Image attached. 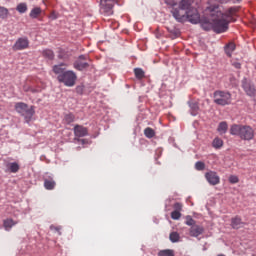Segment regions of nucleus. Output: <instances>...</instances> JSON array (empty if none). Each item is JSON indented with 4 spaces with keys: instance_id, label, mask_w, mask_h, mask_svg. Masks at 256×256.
<instances>
[{
    "instance_id": "obj_1",
    "label": "nucleus",
    "mask_w": 256,
    "mask_h": 256,
    "mask_svg": "<svg viewBox=\"0 0 256 256\" xmlns=\"http://www.w3.org/2000/svg\"><path fill=\"white\" fill-rule=\"evenodd\" d=\"M207 11L213 22L214 33H225L229 29V24L235 21L233 17L237 15L239 7H230L223 13L219 5H211L207 8Z\"/></svg>"
},
{
    "instance_id": "obj_2",
    "label": "nucleus",
    "mask_w": 256,
    "mask_h": 256,
    "mask_svg": "<svg viewBox=\"0 0 256 256\" xmlns=\"http://www.w3.org/2000/svg\"><path fill=\"white\" fill-rule=\"evenodd\" d=\"M230 135L242 139V141H251L255 137V130L249 125L233 124L230 127Z\"/></svg>"
},
{
    "instance_id": "obj_3",
    "label": "nucleus",
    "mask_w": 256,
    "mask_h": 256,
    "mask_svg": "<svg viewBox=\"0 0 256 256\" xmlns=\"http://www.w3.org/2000/svg\"><path fill=\"white\" fill-rule=\"evenodd\" d=\"M194 3L195 0H181L179 7L186 12L188 21L194 25H197V23H199V11H197V8L193 6Z\"/></svg>"
},
{
    "instance_id": "obj_4",
    "label": "nucleus",
    "mask_w": 256,
    "mask_h": 256,
    "mask_svg": "<svg viewBox=\"0 0 256 256\" xmlns=\"http://www.w3.org/2000/svg\"><path fill=\"white\" fill-rule=\"evenodd\" d=\"M15 111L18 112L21 117H24L26 123H31L33 115H35V106H29L25 102H17L15 104Z\"/></svg>"
},
{
    "instance_id": "obj_5",
    "label": "nucleus",
    "mask_w": 256,
    "mask_h": 256,
    "mask_svg": "<svg viewBox=\"0 0 256 256\" xmlns=\"http://www.w3.org/2000/svg\"><path fill=\"white\" fill-rule=\"evenodd\" d=\"M59 83H63L65 87H75L77 83V74L73 70H67L57 76Z\"/></svg>"
},
{
    "instance_id": "obj_6",
    "label": "nucleus",
    "mask_w": 256,
    "mask_h": 256,
    "mask_svg": "<svg viewBox=\"0 0 256 256\" xmlns=\"http://www.w3.org/2000/svg\"><path fill=\"white\" fill-rule=\"evenodd\" d=\"M214 103L216 105H221L225 107V105H231V93L223 90H216L213 93Z\"/></svg>"
},
{
    "instance_id": "obj_7",
    "label": "nucleus",
    "mask_w": 256,
    "mask_h": 256,
    "mask_svg": "<svg viewBox=\"0 0 256 256\" xmlns=\"http://www.w3.org/2000/svg\"><path fill=\"white\" fill-rule=\"evenodd\" d=\"M117 0H100V13L105 17L113 15V7Z\"/></svg>"
},
{
    "instance_id": "obj_8",
    "label": "nucleus",
    "mask_w": 256,
    "mask_h": 256,
    "mask_svg": "<svg viewBox=\"0 0 256 256\" xmlns=\"http://www.w3.org/2000/svg\"><path fill=\"white\" fill-rule=\"evenodd\" d=\"M174 19L178 21V23H184V21H189V18L187 17V12L185 10H182L181 7L179 8H173L171 11Z\"/></svg>"
},
{
    "instance_id": "obj_9",
    "label": "nucleus",
    "mask_w": 256,
    "mask_h": 256,
    "mask_svg": "<svg viewBox=\"0 0 256 256\" xmlns=\"http://www.w3.org/2000/svg\"><path fill=\"white\" fill-rule=\"evenodd\" d=\"M14 51L29 49V39L27 37L18 38L13 45Z\"/></svg>"
},
{
    "instance_id": "obj_10",
    "label": "nucleus",
    "mask_w": 256,
    "mask_h": 256,
    "mask_svg": "<svg viewBox=\"0 0 256 256\" xmlns=\"http://www.w3.org/2000/svg\"><path fill=\"white\" fill-rule=\"evenodd\" d=\"M242 88L244 89L246 95H248V97H255L256 95V90H255V86L252 85L251 82L247 81V78H244L242 80Z\"/></svg>"
},
{
    "instance_id": "obj_11",
    "label": "nucleus",
    "mask_w": 256,
    "mask_h": 256,
    "mask_svg": "<svg viewBox=\"0 0 256 256\" xmlns=\"http://www.w3.org/2000/svg\"><path fill=\"white\" fill-rule=\"evenodd\" d=\"M206 181L210 185H219L221 178H219V175H217V172L209 171L205 174Z\"/></svg>"
},
{
    "instance_id": "obj_12",
    "label": "nucleus",
    "mask_w": 256,
    "mask_h": 256,
    "mask_svg": "<svg viewBox=\"0 0 256 256\" xmlns=\"http://www.w3.org/2000/svg\"><path fill=\"white\" fill-rule=\"evenodd\" d=\"M197 23H200L204 31H211V29H213V21L211 20V16L209 19V18H201V15H199V21Z\"/></svg>"
},
{
    "instance_id": "obj_13",
    "label": "nucleus",
    "mask_w": 256,
    "mask_h": 256,
    "mask_svg": "<svg viewBox=\"0 0 256 256\" xmlns=\"http://www.w3.org/2000/svg\"><path fill=\"white\" fill-rule=\"evenodd\" d=\"M73 131H74L75 137H87V135H89V130L87 129V127H84L79 124H76L74 126Z\"/></svg>"
},
{
    "instance_id": "obj_14",
    "label": "nucleus",
    "mask_w": 256,
    "mask_h": 256,
    "mask_svg": "<svg viewBox=\"0 0 256 256\" xmlns=\"http://www.w3.org/2000/svg\"><path fill=\"white\" fill-rule=\"evenodd\" d=\"M205 231V229L203 228V226H199V225H193L190 227V236L191 237H199V235H203V232Z\"/></svg>"
},
{
    "instance_id": "obj_15",
    "label": "nucleus",
    "mask_w": 256,
    "mask_h": 256,
    "mask_svg": "<svg viewBox=\"0 0 256 256\" xmlns=\"http://www.w3.org/2000/svg\"><path fill=\"white\" fill-rule=\"evenodd\" d=\"M65 69H67V64L60 63L57 65H54L52 68V71L53 73H55V75H63V73H65Z\"/></svg>"
},
{
    "instance_id": "obj_16",
    "label": "nucleus",
    "mask_w": 256,
    "mask_h": 256,
    "mask_svg": "<svg viewBox=\"0 0 256 256\" xmlns=\"http://www.w3.org/2000/svg\"><path fill=\"white\" fill-rule=\"evenodd\" d=\"M74 69L77 71H85V69H88L89 63L83 62L81 60H76L73 64Z\"/></svg>"
},
{
    "instance_id": "obj_17",
    "label": "nucleus",
    "mask_w": 256,
    "mask_h": 256,
    "mask_svg": "<svg viewBox=\"0 0 256 256\" xmlns=\"http://www.w3.org/2000/svg\"><path fill=\"white\" fill-rule=\"evenodd\" d=\"M6 168L9 173H18L21 166H19V163L17 162H10L6 164Z\"/></svg>"
},
{
    "instance_id": "obj_18",
    "label": "nucleus",
    "mask_w": 256,
    "mask_h": 256,
    "mask_svg": "<svg viewBox=\"0 0 256 256\" xmlns=\"http://www.w3.org/2000/svg\"><path fill=\"white\" fill-rule=\"evenodd\" d=\"M231 227L232 229H241L243 227V221L241 220V217L235 216L231 219Z\"/></svg>"
},
{
    "instance_id": "obj_19",
    "label": "nucleus",
    "mask_w": 256,
    "mask_h": 256,
    "mask_svg": "<svg viewBox=\"0 0 256 256\" xmlns=\"http://www.w3.org/2000/svg\"><path fill=\"white\" fill-rule=\"evenodd\" d=\"M42 13H43V10L41 9V7H34L30 11L29 17H30V19H39V17H41Z\"/></svg>"
},
{
    "instance_id": "obj_20",
    "label": "nucleus",
    "mask_w": 256,
    "mask_h": 256,
    "mask_svg": "<svg viewBox=\"0 0 256 256\" xmlns=\"http://www.w3.org/2000/svg\"><path fill=\"white\" fill-rule=\"evenodd\" d=\"M15 225H17V222H15L11 218L5 219L3 221V227H4L5 231H11V229H13V227H15Z\"/></svg>"
},
{
    "instance_id": "obj_21",
    "label": "nucleus",
    "mask_w": 256,
    "mask_h": 256,
    "mask_svg": "<svg viewBox=\"0 0 256 256\" xmlns=\"http://www.w3.org/2000/svg\"><path fill=\"white\" fill-rule=\"evenodd\" d=\"M55 185H57V183H55V180H53V178L44 180V187L48 191H53V189H55Z\"/></svg>"
},
{
    "instance_id": "obj_22",
    "label": "nucleus",
    "mask_w": 256,
    "mask_h": 256,
    "mask_svg": "<svg viewBox=\"0 0 256 256\" xmlns=\"http://www.w3.org/2000/svg\"><path fill=\"white\" fill-rule=\"evenodd\" d=\"M228 129H229V125L227 124L226 121H223L219 123L217 131L218 133H220V135H225Z\"/></svg>"
},
{
    "instance_id": "obj_23",
    "label": "nucleus",
    "mask_w": 256,
    "mask_h": 256,
    "mask_svg": "<svg viewBox=\"0 0 256 256\" xmlns=\"http://www.w3.org/2000/svg\"><path fill=\"white\" fill-rule=\"evenodd\" d=\"M63 123H65V125H71V123H75V114H65L63 118Z\"/></svg>"
},
{
    "instance_id": "obj_24",
    "label": "nucleus",
    "mask_w": 256,
    "mask_h": 256,
    "mask_svg": "<svg viewBox=\"0 0 256 256\" xmlns=\"http://www.w3.org/2000/svg\"><path fill=\"white\" fill-rule=\"evenodd\" d=\"M235 43L230 42L226 47H225V53L228 57H231L233 55V51H235Z\"/></svg>"
},
{
    "instance_id": "obj_25",
    "label": "nucleus",
    "mask_w": 256,
    "mask_h": 256,
    "mask_svg": "<svg viewBox=\"0 0 256 256\" xmlns=\"http://www.w3.org/2000/svg\"><path fill=\"white\" fill-rule=\"evenodd\" d=\"M144 135L148 139H153V137H155V130H153V128H151V127H147L144 130Z\"/></svg>"
},
{
    "instance_id": "obj_26",
    "label": "nucleus",
    "mask_w": 256,
    "mask_h": 256,
    "mask_svg": "<svg viewBox=\"0 0 256 256\" xmlns=\"http://www.w3.org/2000/svg\"><path fill=\"white\" fill-rule=\"evenodd\" d=\"M212 146L214 149H221L223 147V140L219 137H216L212 142Z\"/></svg>"
},
{
    "instance_id": "obj_27",
    "label": "nucleus",
    "mask_w": 256,
    "mask_h": 256,
    "mask_svg": "<svg viewBox=\"0 0 256 256\" xmlns=\"http://www.w3.org/2000/svg\"><path fill=\"white\" fill-rule=\"evenodd\" d=\"M158 256H175V251L171 249H165L158 252Z\"/></svg>"
},
{
    "instance_id": "obj_28",
    "label": "nucleus",
    "mask_w": 256,
    "mask_h": 256,
    "mask_svg": "<svg viewBox=\"0 0 256 256\" xmlns=\"http://www.w3.org/2000/svg\"><path fill=\"white\" fill-rule=\"evenodd\" d=\"M43 57L46 59H49L50 61L55 58V54L52 52V50L46 49L42 53Z\"/></svg>"
},
{
    "instance_id": "obj_29",
    "label": "nucleus",
    "mask_w": 256,
    "mask_h": 256,
    "mask_svg": "<svg viewBox=\"0 0 256 256\" xmlns=\"http://www.w3.org/2000/svg\"><path fill=\"white\" fill-rule=\"evenodd\" d=\"M134 74L136 79H143V77H145V71H143L141 68H135Z\"/></svg>"
},
{
    "instance_id": "obj_30",
    "label": "nucleus",
    "mask_w": 256,
    "mask_h": 256,
    "mask_svg": "<svg viewBox=\"0 0 256 256\" xmlns=\"http://www.w3.org/2000/svg\"><path fill=\"white\" fill-rule=\"evenodd\" d=\"M169 239L172 243H177L179 242V239H181V236L177 232H171Z\"/></svg>"
},
{
    "instance_id": "obj_31",
    "label": "nucleus",
    "mask_w": 256,
    "mask_h": 256,
    "mask_svg": "<svg viewBox=\"0 0 256 256\" xmlns=\"http://www.w3.org/2000/svg\"><path fill=\"white\" fill-rule=\"evenodd\" d=\"M7 17H9V10L0 6V19H7Z\"/></svg>"
},
{
    "instance_id": "obj_32",
    "label": "nucleus",
    "mask_w": 256,
    "mask_h": 256,
    "mask_svg": "<svg viewBox=\"0 0 256 256\" xmlns=\"http://www.w3.org/2000/svg\"><path fill=\"white\" fill-rule=\"evenodd\" d=\"M16 11H18V13H27V3H20L17 5L16 7Z\"/></svg>"
},
{
    "instance_id": "obj_33",
    "label": "nucleus",
    "mask_w": 256,
    "mask_h": 256,
    "mask_svg": "<svg viewBox=\"0 0 256 256\" xmlns=\"http://www.w3.org/2000/svg\"><path fill=\"white\" fill-rule=\"evenodd\" d=\"M171 219H173L174 221H179V219H181V212L178 211H172L171 212Z\"/></svg>"
},
{
    "instance_id": "obj_34",
    "label": "nucleus",
    "mask_w": 256,
    "mask_h": 256,
    "mask_svg": "<svg viewBox=\"0 0 256 256\" xmlns=\"http://www.w3.org/2000/svg\"><path fill=\"white\" fill-rule=\"evenodd\" d=\"M195 169L197 171H203L205 169V163H203L201 161L196 162Z\"/></svg>"
},
{
    "instance_id": "obj_35",
    "label": "nucleus",
    "mask_w": 256,
    "mask_h": 256,
    "mask_svg": "<svg viewBox=\"0 0 256 256\" xmlns=\"http://www.w3.org/2000/svg\"><path fill=\"white\" fill-rule=\"evenodd\" d=\"M173 209L174 211H178L179 213H181V211H183V204L176 202L173 205Z\"/></svg>"
},
{
    "instance_id": "obj_36",
    "label": "nucleus",
    "mask_w": 256,
    "mask_h": 256,
    "mask_svg": "<svg viewBox=\"0 0 256 256\" xmlns=\"http://www.w3.org/2000/svg\"><path fill=\"white\" fill-rule=\"evenodd\" d=\"M186 225L193 227V225H195V220L191 216H186Z\"/></svg>"
},
{
    "instance_id": "obj_37",
    "label": "nucleus",
    "mask_w": 256,
    "mask_h": 256,
    "mask_svg": "<svg viewBox=\"0 0 256 256\" xmlns=\"http://www.w3.org/2000/svg\"><path fill=\"white\" fill-rule=\"evenodd\" d=\"M229 181H230V183H232V184L239 183V177H237V176H235V175H231V176L229 177Z\"/></svg>"
},
{
    "instance_id": "obj_38",
    "label": "nucleus",
    "mask_w": 256,
    "mask_h": 256,
    "mask_svg": "<svg viewBox=\"0 0 256 256\" xmlns=\"http://www.w3.org/2000/svg\"><path fill=\"white\" fill-rule=\"evenodd\" d=\"M50 229H51V231H56L58 233V235H61V227L55 226V225H51Z\"/></svg>"
},
{
    "instance_id": "obj_39",
    "label": "nucleus",
    "mask_w": 256,
    "mask_h": 256,
    "mask_svg": "<svg viewBox=\"0 0 256 256\" xmlns=\"http://www.w3.org/2000/svg\"><path fill=\"white\" fill-rule=\"evenodd\" d=\"M164 2L170 7H175V5H177V2H175V0H164Z\"/></svg>"
},
{
    "instance_id": "obj_40",
    "label": "nucleus",
    "mask_w": 256,
    "mask_h": 256,
    "mask_svg": "<svg viewBox=\"0 0 256 256\" xmlns=\"http://www.w3.org/2000/svg\"><path fill=\"white\" fill-rule=\"evenodd\" d=\"M57 13L55 12H51L50 15H49V19H52V21H55V19H57Z\"/></svg>"
},
{
    "instance_id": "obj_41",
    "label": "nucleus",
    "mask_w": 256,
    "mask_h": 256,
    "mask_svg": "<svg viewBox=\"0 0 256 256\" xmlns=\"http://www.w3.org/2000/svg\"><path fill=\"white\" fill-rule=\"evenodd\" d=\"M232 65H233V67H235V69H241V63H239L237 61H233Z\"/></svg>"
},
{
    "instance_id": "obj_42",
    "label": "nucleus",
    "mask_w": 256,
    "mask_h": 256,
    "mask_svg": "<svg viewBox=\"0 0 256 256\" xmlns=\"http://www.w3.org/2000/svg\"><path fill=\"white\" fill-rule=\"evenodd\" d=\"M190 107H191L194 111H198V110H199V105H197V103H190Z\"/></svg>"
},
{
    "instance_id": "obj_43",
    "label": "nucleus",
    "mask_w": 256,
    "mask_h": 256,
    "mask_svg": "<svg viewBox=\"0 0 256 256\" xmlns=\"http://www.w3.org/2000/svg\"><path fill=\"white\" fill-rule=\"evenodd\" d=\"M78 61H87V55H80Z\"/></svg>"
},
{
    "instance_id": "obj_44",
    "label": "nucleus",
    "mask_w": 256,
    "mask_h": 256,
    "mask_svg": "<svg viewBox=\"0 0 256 256\" xmlns=\"http://www.w3.org/2000/svg\"><path fill=\"white\" fill-rule=\"evenodd\" d=\"M24 91H32V92H34L35 90H33V88H31V87H29V86H24Z\"/></svg>"
},
{
    "instance_id": "obj_45",
    "label": "nucleus",
    "mask_w": 256,
    "mask_h": 256,
    "mask_svg": "<svg viewBox=\"0 0 256 256\" xmlns=\"http://www.w3.org/2000/svg\"><path fill=\"white\" fill-rule=\"evenodd\" d=\"M221 3H229L231 0H219Z\"/></svg>"
},
{
    "instance_id": "obj_46",
    "label": "nucleus",
    "mask_w": 256,
    "mask_h": 256,
    "mask_svg": "<svg viewBox=\"0 0 256 256\" xmlns=\"http://www.w3.org/2000/svg\"><path fill=\"white\" fill-rule=\"evenodd\" d=\"M233 1V3H241V1H243V0H232Z\"/></svg>"
},
{
    "instance_id": "obj_47",
    "label": "nucleus",
    "mask_w": 256,
    "mask_h": 256,
    "mask_svg": "<svg viewBox=\"0 0 256 256\" xmlns=\"http://www.w3.org/2000/svg\"><path fill=\"white\" fill-rule=\"evenodd\" d=\"M217 256H225V254H218Z\"/></svg>"
}]
</instances>
